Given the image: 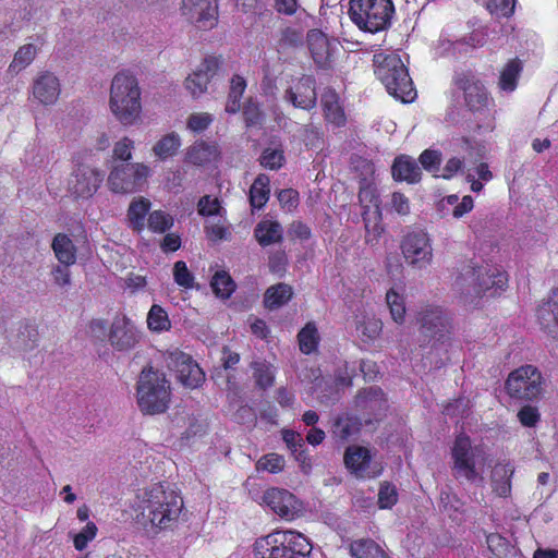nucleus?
<instances>
[{
	"label": "nucleus",
	"mask_w": 558,
	"mask_h": 558,
	"mask_svg": "<svg viewBox=\"0 0 558 558\" xmlns=\"http://www.w3.org/2000/svg\"><path fill=\"white\" fill-rule=\"evenodd\" d=\"M145 496L142 511L136 515V523L147 534H156L170 527L182 510V498L160 483L153 485Z\"/></svg>",
	"instance_id": "1"
},
{
	"label": "nucleus",
	"mask_w": 558,
	"mask_h": 558,
	"mask_svg": "<svg viewBox=\"0 0 558 558\" xmlns=\"http://www.w3.org/2000/svg\"><path fill=\"white\" fill-rule=\"evenodd\" d=\"M109 108L114 118L124 126L134 125L141 120V89L135 76L125 72L113 76Z\"/></svg>",
	"instance_id": "2"
},
{
	"label": "nucleus",
	"mask_w": 558,
	"mask_h": 558,
	"mask_svg": "<svg viewBox=\"0 0 558 558\" xmlns=\"http://www.w3.org/2000/svg\"><path fill=\"white\" fill-rule=\"evenodd\" d=\"M507 283L506 272L498 268H476L469 263L461 269L454 287L464 296V301L471 303L474 298L497 295L505 290Z\"/></svg>",
	"instance_id": "3"
},
{
	"label": "nucleus",
	"mask_w": 558,
	"mask_h": 558,
	"mask_svg": "<svg viewBox=\"0 0 558 558\" xmlns=\"http://www.w3.org/2000/svg\"><path fill=\"white\" fill-rule=\"evenodd\" d=\"M170 383L163 373L145 367L138 377L136 398L140 410L145 414L166 412L170 403Z\"/></svg>",
	"instance_id": "4"
},
{
	"label": "nucleus",
	"mask_w": 558,
	"mask_h": 558,
	"mask_svg": "<svg viewBox=\"0 0 558 558\" xmlns=\"http://www.w3.org/2000/svg\"><path fill=\"white\" fill-rule=\"evenodd\" d=\"M420 324L418 344L429 348L430 351L447 352L450 342L451 319L449 314L440 306L427 305L417 315Z\"/></svg>",
	"instance_id": "5"
},
{
	"label": "nucleus",
	"mask_w": 558,
	"mask_h": 558,
	"mask_svg": "<svg viewBox=\"0 0 558 558\" xmlns=\"http://www.w3.org/2000/svg\"><path fill=\"white\" fill-rule=\"evenodd\" d=\"M452 459V475L456 480H464L478 486L484 483L483 466L486 462V453L480 447H472L468 436L459 435L456 438Z\"/></svg>",
	"instance_id": "6"
},
{
	"label": "nucleus",
	"mask_w": 558,
	"mask_h": 558,
	"mask_svg": "<svg viewBox=\"0 0 558 558\" xmlns=\"http://www.w3.org/2000/svg\"><path fill=\"white\" fill-rule=\"evenodd\" d=\"M376 61L378 65L375 73L385 85L387 92L403 102L413 101L416 97V90L413 87L408 69L404 66L400 57L390 54L385 57L381 61Z\"/></svg>",
	"instance_id": "7"
},
{
	"label": "nucleus",
	"mask_w": 558,
	"mask_h": 558,
	"mask_svg": "<svg viewBox=\"0 0 558 558\" xmlns=\"http://www.w3.org/2000/svg\"><path fill=\"white\" fill-rule=\"evenodd\" d=\"M393 4L391 0H350L349 14L361 29L377 33L390 25Z\"/></svg>",
	"instance_id": "8"
},
{
	"label": "nucleus",
	"mask_w": 558,
	"mask_h": 558,
	"mask_svg": "<svg viewBox=\"0 0 558 558\" xmlns=\"http://www.w3.org/2000/svg\"><path fill=\"white\" fill-rule=\"evenodd\" d=\"M505 388L513 399L533 401L543 395V377L535 366L524 365L509 374Z\"/></svg>",
	"instance_id": "9"
},
{
	"label": "nucleus",
	"mask_w": 558,
	"mask_h": 558,
	"mask_svg": "<svg viewBox=\"0 0 558 558\" xmlns=\"http://www.w3.org/2000/svg\"><path fill=\"white\" fill-rule=\"evenodd\" d=\"M147 174L148 167L143 163H121L110 172L108 184L114 193H133L143 186Z\"/></svg>",
	"instance_id": "10"
},
{
	"label": "nucleus",
	"mask_w": 558,
	"mask_h": 558,
	"mask_svg": "<svg viewBox=\"0 0 558 558\" xmlns=\"http://www.w3.org/2000/svg\"><path fill=\"white\" fill-rule=\"evenodd\" d=\"M165 361L167 367L175 373L177 379L187 388H197L205 379V374L198 364L182 351L168 352Z\"/></svg>",
	"instance_id": "11"
},
{
	"label": "nucleus",
	"mask_w": 558,
	"mask_h": 558,
	"mask_svg": "<svg viewBox=\"0 0 558 558\" xmlns=\"http://www.w3.org/2000/svg\"><path fill=\"white\" fill-rule=\"evenodd\" d=\"M405 262L414 268H426L433 259V248L428 235L423 231L407 234L401 243Z\"/></svg>",
	"instance_id": "12"
},
{
	"label": "nucleus",
	"mask_w": 558,
	"mask_h": 558,
	"mask_svg": "<svg viewBox=\"0 0 558 558\" xmlns=\"http://www.w3.org/2000/svg\"><path fill=\"white\" fill-rule=\"evenodd\" d=\"M104 173L88 165H77L68 181L69 192L75 197L88 198L98 190Z\"/></svg>",
	"instance_id": "13"
},
{
	"label": "nucleus",
	"mask_w": 558,
	"mask_h": 558,
	"mask_svg": "<svg viewBox=\"0 0 558 558\" xmlns=\"http://www.w3.org/2000/svg\"><path fill=\"white\" fill-rule=\"evenodd\" d=\"M108 341L114 350L126 352L141 341V331L128 316H116L108 333Z\"/></svg>",
	"instance_id": "14"
},
{
	"label": "nucleus",
	"mask_w": 558,
	"mask_h": 558,
	"mask_svg": "<svg viewBox=\"0 0 558 558\" xmlns=\"http://www.w3.org/2000/svg\"><path fill=\"white\" fill-rule=\"evenodd\" d=\"M263 502L266 504L280 518L291 521L302 511V504L298 498L282 488H269L264 493Z\"/></svg>",
	"instance_id": "15"
},
{
	"label": "nucleus",
	"mask_w": 558,
	"mask_h": 558,
	"mask_svg": "<svg viewBox=\"0 0 558 558\" xmlns=\"http://www.w3.org/2000/svg\"><path fill=\"white\" fill-rule=\"evenodd\" d=\"M222 61L218 57H207L185 80V87L193 97L207 90L210 81L218 74Z\"/></svg>",
	"instance_id": "16"
},
{
	"label": "nucleus",
	"mask_w": 558,
	"mask_h": 558,
	"mask_svg": "<svg viewBox=\"0 0 558 558\" xmlns=\"http://www.w3.org/2000/svg\"><path fill=\"white\" fill-rule=\"evenodd\" d=\"M454 84L463 90L465 105L471 111H478L487 105V93L471 72L456 73Z\"/></svg>",
	"instance_id": "17"
},
{
	"label": "nucleus",
	"mask_w": 558,
	"mask_h": 558,
	"mask_svg": "<svg viewBox=\"0 0 558 558\" xmlns=\"http://www.w3.org/2000/svg\"><path fill=\"white\" fill-rule=\"evenodd\" d=\"M283 98L295 108L303 110L313 109L317 101L314 77L308 75L302 76L294 87L286 90Z\"/></svg>",
	"instance_id": "18"
},
{
	"label": "nucleus",
	"mask_w": 558,
	"mask_h": 558,
	"mask_svg": "<svg viewBox=\"0 0 558 558\" xmlns=\"http://www.w3.org/2000/svg\"><path fill=\"white\" fill-rule=\"evenodd\" d=\"M307 45L316 65L320 69H329L332 63L336 43L331 41L323 32L312 29L307 33Z\"/></svg>",
	"instance_id": "19"
},
{
	"label": "nucleus",
	"mask_w": 558,
	"mask_h": 558,
	"mask_svg": "<svg viewBox=\"0 0 558 558\" xmlns=\"http://www.w3.org/2000/svg\"><path fill=\"white\" fill-rule=\"evenodd\" d=\"M182 14L203 26L211 27L218 16L217 0H183Z\"/></svg>",
	"instance_id": "20"
},
{
	"label": "nucleus",
	"mask_w": 558,
	"mask_h": 558,
	"mask_svg": "<svg viewBox=\"0 0 558 558\" xmlns=\"http://www.w3.org/2000/svg\"><path fill=\"white\" fill-rule=\"evenodd\" d=\"M61 92L59 78L49 71L40 72L33 82V95L43 105H52Z\"/></svg>",
	"instance_id": "21"
},
{
	"label": "nucleus",
	"mask_w": 558,
	"mask_h": 558,
	"mask_svg": "<svg viewBox=\"0 0 558 558\" xmlns=\"http://www.w3.org/2000/svg\"><path fill=\"white\" fill-rule=\"evenodd\" d=\"M355 404L359 409L379 420L388 409L385 393L379 387H368L359 391L355 397Z\"/></svg>",
	"instance_id": "22"
},
{
	"label": "nucleus",
	"mask_w": 558,
	"mask_h": 558,
	"mask_svg": "<svg viewBox=\"0 0 558 558\" xmlns=\"http://www.w3.org/2000/svg\"><path fill=\"white\" fill-rule=\"evenodd\" d=\"M537 318L544 330L558 338V287L537 310Z\"/></svg>",
	"instance_id": "23"
},
{
	"label": "nucleus",
	"mask_w": 558,
	"mask_h": 558,
	"mask_svg": "<svg viewBox=\"0 0 558 558\" xmlns=\"http://www.w3.org/2000/svg\"><path fill=\"white\" fill-rule=\"evenodd\" d=\"M279 541L278 544L284 545L287 550L298 558H304L312 551V544L308 538L302 533L295 531H275V541Z\"/></svg>",
	"instance_id": "24"
},
{
	"label": "nucleus",
	"mask_w": 558,
	"mask_h": 558,
	"mask_svg": "<svg viewBox=\"0 0 558 558\" xmlns=\"http://www.w3.org/2000/svg\"><path fill=\"white\" fill-rule=\"evenodd\" d=\"M395 180L416 183L421 180L422 171L416 161L410 156H399L395 159L391 168Z\"/></svg>",
	"instance_id": "25"
},
{
	"label": "nucleus",
	"mask_w": 558,
	"mask_h": 558,
	"mask_svg": "<svg viewBox=\"0 0 558 558\" xmlns=\"http://www.w3.org/2000/svg\"><path fill=\"white\" fill-rule=\"evenodd\" d=\"M278 539L275 541V532L262 537L255 543V553L260 558H298L293 554L287 550L284 545L278 544Z\"/></svg>",
	"instance_id": "26"
},
{
	"label": "nucleus",
	"mask_w": 558,
	"mask_h": 558,
	"mask_svg": "<svg viewBox=\"0 0 558 558\" xmlns=\"http://www.w3.org/2000/svg\"><path fill=\"white\" fill-rule=\"evenodd\" d=\"M219 149L215 143L196 142L186 153V160L195 166H203L215 161L219 157Z\"/></svg>",
	"instance_id": "27"
},
{
	"label": "nucleus",
	"mask_w": 558,
	"mask_h": 558,
	"mask_svg": "<svg viewBox=\"0 0 558 558\" xmlns=\"http://www.w3.org/2000/svg\"><path fill=\"white\" fill-rule=\"evenodd\" d=\"M371 462V456L368 449L364 447H349L344 453V463L357 476L364 477L368 464Z\"/></svg>",
	"instance_id": "28"
},
{
	"label": "nucleus",
	"mask_w": 558,
	"mask_h": 558,
	"mask_svg": "<svg viewBox=\"0 0 558 558\" xmlns=\"http://www.w3.org/2000/svg\"><path fill=\"white\" fill-rule=\"evenodd\" d=\"M151 203L145 197L134 198L126 213V218L130 228L136 232L143 231L145 228V218L149 213Z\"/></svg>",
	"instance_id": "29"
},
{
	"label": "nucleus",
	"mask_w": 558,
	"mask_h": 558,
	"mask_svg": "<svg viewBox=\"0 0 558 558\" xmlns=\"http://www.w3.org/2000/svg\"><path fill=\"white\" fill-rule=\"evenodd\" d=\"M293 295L291 286L280 282L269 287L264 294V305L266 308L274 311L286 305Z\"/></svg>",
	"instance_id": "30"
},
{
	"label": "nucleus",
	"mask_w": 558,
	"mask_h": 558,
	"mask_svg": "<svg viewBox=\"0 0 558 558\" xmlns=\"http://www.w3.org/2000/svg\"><path fill=\"white\" fill-rule=\"evenodd\" d=\"M282 438L287 447L291 450L295 460L300 462L303 470L311 468V461L305 452V442L301 434L294 430H283Z\"/></svg>",
	"instance_id": "31"
},
{
	"label": "nucleus",
	"mask_w": 558,
	"mask_h": 558,
	"mask_svg": "<svg viewBox=\"0 0 558 558\" xmlns=\"http://www.w3.org/2000/svg\"><path fill=\"white\" fill-rule=\"evenodd\" d=\"M254 235L262 246L278 243L282 240V227L277 221L263 220L255 227Z\"/></svg>",
	"instance_id": "32"
},
{
	"label": "nucleus",
	"mask_w": 558,
	"mask_h": 558,
	"mask_svg": "<svg viewBox=\"0 0 558 558\" xmlns=\"http://www.w3.org/2000/svg\"><path fill=\"white\" fill-rule=\"evenodd\" d=\"M513 468L510 464H497L492 471V485L499 497H507L511 490L510 477Z\"/></svg>",
	"instance_id": "33"
},
{
	"label": "nucleus",
	"mask_w": 558,
	"mask_h": 558,
	"mask_svg": "<svg viewBox=\"0 0 558 558\" xmlns=\"http://www.w3.org/2000/svg\"><path fill=\"white\" fill-rule=\"evenodd\" d=\"M52 250L58 260L63 265H72L76 260V248L72 240L63 233H58L52 241Z\"/></svg>",
	"instance_id": "34"
},
{
	"label": "nucleus",
	"mask_w": 558,
	"mask_h": 558,
	"mask_svg": "<svg viewBox=\"0 0 558 558\" xmlns=\"http://www.w3.org/2000/svg\"><path fill=\"white\" fill-rule=\"evenodd\" d=\"M361 425L359 417L345 413L336 418L332 433L341 440H347L360 432Z\"/></svg>",
	"instance_id": "35"
},
{
	"label": "nucleus",
	"mask_w": 558,
	"mask_h": 558,
	"mask_svg": "<svg viewBox=\"0 0 558 558\" xmlns=\"http://www.w3.org/2000/svg\"><path fill=\"white\" fill-rule=\"evenodd\" d=\"M268 175L260 173L254 180L250 189V203L253 208L260 209L268 201L270 189H269Z\"/></svg>",
	"instance_id": "36"
},
{
	"label": "nucleus",
	"mask_w": 558,
	"mask_h": 558,
	"mask_svg": "<svg viewBox=\"0 0 558 558\" xmlns=\"http://www.w3.org/2000/svg\"><path fill=\"white\" fill-rule=\"evenodd\" d=\"M322 104L326 119L337 126L344 123L345 117L342 108L338 104V96L335 92L328 90L322 96Z\"/></svg>",
	"instance_id": "37"
},
{
	"label": "nucleus",
	"mask_w": 558,
	"mask_h": 558,
	"mask_svg": "<svg viewBox=\"0 0 558 558\" xmlns=\"http://www.w3.org/2000/svg\"><path fill=\"white\" fill-rule=\"evenodd\" d=\"M354 558H386L384 549L373 539H359L350 545Z\"/></svg>",
	"instance_id": "38"
},
{
	"label": "nucleus",
	"mask_w": 558,
	"mask_h": 558,
	"mask_svg": "<svg viewBox=\"0 0 558 558\" xmlns=\"http://www.w3.org/2000/svg\"><path fill=\"white\" fill-rule=\"evenodd\" d=\"M383 329V323L380 319L374 316H363L356 322L357 337L363 342L374 341Z\"/></svg>",
	"instance_id": "39"
},
{
	"label": "nucleus",
	"mask_w": 558,
	"mask_h": 558,
	"mask_svg": "<svg viewBox=\"0 0 558 558\" xmlns=\"http://www.w3.org/2000/svg\"><path fill=\"white\" fill-rule=\"evenodd\" d=\"M521 70L520 60H510L500 73L499 87L505 92H513L517 87V81Z\"/></svg>",
	"instance_id": "40"
},
{
	"label": "nucleus",
	"mask_w": 558,
	"mask_h": 558,
	"mask_svg": "<svg viewBox=\"0 0 558 558\" xmlns=\"http://www.w3.org/2000/svg\"><path fill=\"white\" fill-rule=\"evenodd\" d=\"M246 87L245 80L240 75H234L231 78L230 92L226 104V111L235 113L240 110V100Z\"/></svg>",
	"instance_id": "41"
},
{
	"label": "nucleus",
	"mask_w": 558,
	"mask_h": 558,
	"mask_svg": "<svg viewBox=\"0 0 558 558\" xmlns=\"http://www.w3.org/2000/svg\"><path fill=\"white\" fill-rule=\"evenodd\" d=\"M299 347L304 354H311L317 348L319 336L314 323H307L299 332Z\"/></svg>",
	"instance_id": "42"
},
{
	"label": "nucleus",
	"mask_w": 558,
	"mask_h": 558,
	"mask_svg": "<svg viewBox=\"0 0 558 558\" xmlns=\"http://www.w3.org/2000/svg\"><path fill=\"white\" fill-rule=\"evenodd\" d=\"M181 145L180 136L175 133H170L161 137L153 147L154 154L160 158L166 159L173 156Z\"/></svg>",
	"instance_id": "43"
},
{
	"label": "nucleus",
	"mask_w": 558,
	"mask_h": 558,
	"mask_svg": "<svg viewBox=\"0 0 558 558\" xmlns=\"http://www.w3.org/2000/svg\"><path fill=\"white\" fill-rule=\"evenodd\" d=\"M210 286L213 288L214 293L221 299H228L233 293L235 289V283L228 272L221 270L217 271L211 281Z\"/></svg>",
	"instance_id": "44"
},
{
	"label": "nucleus",
	"mask_w": 558,
	"mask_h": 558,
	"mask_svg": "<svg viewBox=\"0 0 558 558\" xmlns=\"http://www.w3.org/2000/svg\"><path fill=\"white\" fill-rule=\"evenodd\" d=\"M37 54V48L33 44L22 46L14 54L13 61L9 66V71L19 73L28 66Z\"/></svg>",
	"instance_id": "45"
},
{
	"label": "nucleus",
	"mask_w": 558,
	"mask_h": 558,
	"mask_svg": "<svg viewBox=\"0 0 558 558\" xmlns=\"http://www.w3.org/2000/svg\"><path fill=\"white\" fill-rule=\"evenodd\" d=\"M173 217L162 210H154L148 214L147 226L155 233H165L173 227Z\"/></svg>",
	"instance_id": "46"
},
{
	"label": "nucleus",
	"mask_w": 558,
	"mask_h": 558,
	"mask_svg": "<svg viewBox=\"0 0 558 558\" xmlns=\"http://www.w3.org/2000/svg\"><path fill=\"white\" fill-rule=\"evenodd\" d=\"M259 162L264 168L269 170L280 169L286 162L284 151L281 145L265 148L259 157Z\"/></svg>",
	"instance_id": "47"
},
{
	"label": "nucleus",
	"mask_w": 558,
	"mask_h": 558,
	"mask_svg": "<svg viewBox=\"0 0 558 558\" xmlns=\"http://www.w3.org/2000/svg\"><path fill=\"white\" fill-rule=\"evenodd\" d=\"M147 325L153 331L168 330L171 326L166 311L159 305H153L147 315Z\"/></svg>",
	"instance_id": "48"
},
{
	"label": "nucleus",
	"mask_w": 558,
	"mask_h": 558,
	"mask_svg": "<svg viewBox=\"0 0 558 558\" xmlns=\"http://www.w3.org/2000/svg\"><path fill=\"white\" fill-rule=\"evenodd\" d=\"M251 366L256 385L259 388L266 389L272 386L275 375L269 364L265 362H253Z\"/></svg>",
	"instance_id": "49"
},
{
	"label": "nucleus",
	"mask_w": 558,
	"mask_h": 558,
	"mask_svg": "<svg viewBox=\"0 0 558 558\" xmlns=\"http://www.w3.org/2000/svg\"><path fill=\"white\" fill-rule=\"evenodd\" d=\"M304 37L301 31L295 28L287 27L281 32L278 47L280 50H287L291 48H298L303 45Z\"/></svg>",
	"instance_id": "50"
},
{
	"label": "nucleus",
	"mask_w": 558,
	"mask_h": 558,
	"mask_svg": "<svg viewBox=\"0 0 558 558\" xmlns=\"http://www.w3.org/2000/svg\"><path fill=\"white\" fill-rule=\"evenodd\" d=\"M387 305L390 310L392 319L396 323H402L405 315V306L401 295L390 290L386 294Z\"/></svg>",
	"instance_id": "51"
},
{
	"label": "nucleus",
	"mask_w": 558,
	"mask_h": 558,
	"mask_svg": "<svg viewBox=\"0 0 558 558\" xmlns=\"http://www.w3.org/2000/svg\"><path fill=\"white\" fill-rule=\"evenodd\" d=\"M173 278L177 284L185 289L193 288L194 276L189 270L185 262L178 260L173 265Z\"/></svg>",
	"instance_id": "52"
},
{
	"label": "nucleus",
	"mask_w": 558,
	"mask_h": 558,
	"mask_svg": "<svg viewBox=\"0 0 558 558\" xmlns=\"http://www.w3.org/2000/svg\"><path fill=\"white\" fill-rule=\"evenodd\" d=\"M398 500L397 489L390 483H383L378 493V505L381 509L391 508Z\"/></svg>",
	"instance_id": "53"
},
{
	"label": "nucleus",
	"mask_w": 558,
	"mask_h": 558,
	"mask_svg": "<svg viewBox=\"0 0 558 558\" xmlns=\"http://www.w3.org/2000/svg\"><path fill=\"white\" fill-rule=\"evenodd\" d=\"M283 465H284V460L282 457L278 456L276 453H270V454H266V456L262 457L257 461L256 469L258 471L263 470V471H268L270 473H277L283 469Z\"/></svg>",
	"instance_id": "54"
},
{
	"label": "nucleus",
	"mask_w": 558,
	"mask_h": 558,
	"mask_svg": "<svg viewBox=\"0 0 558 558\" xmlns=\"http://www.w3.org/2000/svg\"><path fill=\"white\" fill-rule=\"evenodd\" d=\"M486 8L498 17H508L514 11V0H488Z\"/></svg>",
	"instance_id": "55"
},
{
	"label": "nucleus",
	"mask_w": 558,
	"mask_h": 558,
	"mask_svg": "<svg viewBox=\"0 0 558 558\" xmlns=\"http://www.w3.org/2000/svg\"><path fill=\"white\" fill-rule=\"evenodd\" d=\"M488 549L492 554L498 558L507 556L509 549L508 541L497 533L489 534L486 537Z\"/></svg>",
	"instance_id": "56"
},
{
	"label": "nucleus",
	"mask_w": 558,
	"mask_h": 558,
	"mask_svg": "<svg viewBox=\"0 0 558 558\" xmlns=\"http://www.w3.org/2000/svg\"><path fill=\"white\" fill-rule=\"evenodd\" d=\"M97 531L98 529L96 524L94 522H88L73 538L75 549L80 551L84 550L87 547L88 542L95 538Z\"/></svg>",
	"instance_id": "57"
},
{
	"label": "nucleus",
	"mask_w": 558,
	"mask_h": 558,
	"mask_svg": "<svg viewBox=\"0 0 558 558\" xmlns=\"http://www.w3.org/2000/svg\"><path fill=\"white\" fill-rule=\"evenodd\" d=\"M244 122L246 126L262 125L264 121V112L256 102L250 101L243 109Z\"/></svg>",
	"instance_id": "58"
},
{
	"label": "nucleus",
	"mask_w": 558,
	"mask_h": 558,
	"mask_svg": "<svg viewBox=\"0 0 558 558\" xmlns=\"http://www.w3.org/2000/svg\"><path fill=\"white\" fill-rule=\"evenodd\" d=\"M418 160L425 170L437 171L441 163V153L435 149H426L420 155Z\"/></svg>",
	"instance_id": "59"
},
{
	"label": "nucleus",
	"mask_w": 558,
	"mask_h": 558,
	"mask_svg": "<svg viewBox=\"0 0 558 558\" xmlns=\"http://www.w3.org/2000/svg\"><path fill=\"white\" fill-rule=\"evenodd\" d=\"M517 416L520 423L525 427H533L541 420V414L537 408L530 404L522 407Z\"/></svg>",
	"instance_id": "60"
},
{
	"label": "nucleus",
	"mask_w": 558,
	"mask_h": 558,
	"mask_svg": "<svg viewBox=\"0 0 558 558\" xmlns=\"http://www.w3.org/2000/svg\"><path fill=\"white\" fill-rule=\"evenodd\" d=\"M278 199L283 208L291 211L299 204V193L293 189H284L278 193Z\"/></svg>",
	"instance_id": "61"
},
{
	"label": "nucleus",
	"mask_w": 558,
	"mask_h": 558,
	"mask_svg": "<svg viewBox=\"0 0 558 558\" xmlns=\"http://www.w3.org/2000/svg\"><path fill=\"white\" fill-rule=\"evenodd\" d=\"M213 118L209 113H194L189 118L187 126L195 132L204 131L211 123Z\"/></svg>",
	"instance_id": "62"
},
{
	"label": "nucleus",
	"mask_w": 558,
	"mask_h": 558,
	"mask_svg": "<svg viewBox=\"0 0 558 558\" xmlns=\"http://www.w3.org/2000/svg\"><path fill=\"white\" fill-rule=\"evenodd\" d=\"M70 265H57L53 267L51 275L53 277V281L59 287H68L71 284V274L69 270Z\"/></svg>",
	"instance_id": "63"
},
{
	"label": "nucleus",
	"mask_w": 558,
	"mask_h": 558,
	"mask_svg": "<svg viewBox=\"0 0 558 558\" xmlns=\"http://www.w3.org/2000/svg\"><path fill=\"white\" fill-rule=\"evenodd\" d=\"M198 213L202 216H213L219 211V203L217 199H210L209 196H203L198 201Z\"/></svg>",
	"instance_id": "64"
}]
</instances>
